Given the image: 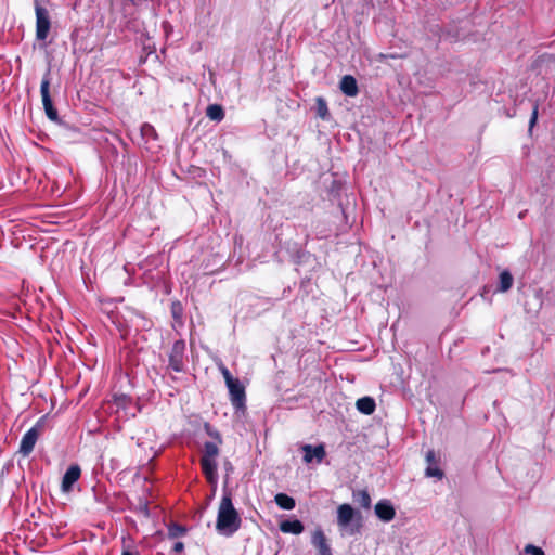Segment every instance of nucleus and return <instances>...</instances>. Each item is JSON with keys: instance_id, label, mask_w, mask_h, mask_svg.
<instances>
[{"instance_id": "f257e3e1", "label": "nucleus", "mask_w": 555, "mask_h": 555, "mask_svg": "<svg viewBox=\"0 0 555 555\" xmlns=\"http://www.w3.org/2000/svg\"><path fill=\"white\" fill-rule=\"evenodd\" d=\"M242 524V519L233 506L230 493H224L218 509L216 529L225 535H232L236 532Z\"/></svg>"}, {"instance_id": "f03ea898", "label": "nucleus", "mask_w": 555, "mask_h": 555, "mask_svg": "<svg viewBox=\"0 0 555 555\" xmlns=\"http://www.w3.org/2000/svg\"><path fill=\"white\" fill-rule=\"evenodd\" d=\"M35 14H36V39L44 41L51 30V17L47 8L41 5L38 0H35Z\"/></svg>"}, {"instance_id": "7ed1b4c3", "label": "nucleus", "mask_w": 555, "mask_h": 555, "mask_svg": "<svg viewBox=\"0 0 555 555\" xmlns=\"http://www.w3.org/2000/svg\"><path fill=\"white\" fill-rule=\"evenodd\" d=\"M40 94L47 117L52 121H56L59 119V113L54 107L50 95V69H48L42 77Z\"/></svg>"}, {"instance_id": "20e7f679", "label": "nucleus", "mask_w": 555, "mask_h": 555, "mask_svg": "<svg viewBox=\"0 0 555 555\" xmlns=\"http://www.w3.org/2000/svg\"><path fill=\"white\" fill-rule=\"evenodd\" d=\"M185 341L183 339L176 340L172 344L168 354V367L175 372H182L184 369Z\"/></svg>"}, {"instance_id": "39448f33", "label": "nucleus", "mask_w": 555, "mask_h": 555, "mask_svg": "<svg viewBox=\"0 0 555 555\" xmlns=\"http://www.w3.org/2000/svg\"><path fill=\"white\" fill-rule=\"evenodd\" d=\"M230 395V401L234 409L243 410L246 408V392L244 385L238 378L227 385Z\"/></svg>"}, {"instance_id": "423d86ee", "label": "nucleus", "mask_w": 555, "mask_h": 555, "mask_svg": "<svg viewBox=\"0 0 555 555\" xmlns=\"http://www.w3.org/2000/svg\"><path fill=\"white\" fill-rule=\"evenodd\" d=\"M40 436V428L38 425L31 427L28 429L24 436L22 437V440L20 442V453H22L24 456H28L34 448L35 444Z\"/></svg>"}, {"instance_id": "0eeeda50", "label": "nucleus", "mask_w": 555, "mask_h": 555, "mask_svg": "<svg viewBox=\"0 0 555 555\" xmlns=\"http://www.w3.org/2000/svg\"><path fill=\"white\" fill-rule=\"evenodd\" d=\"M81 476V468L79 465L74 464L70 465L67 470L65 472L63 479H62V491L63 492H69L73 489V486Z\"/></svg>"}, {"instance_id": "6e6552de", "label": "nucleus", "mask_w": 555, "mask_h": 555, "mask_svg": "<svg viewBox=\"0 0 555 555\" xmlns=\"http://www.w3.org/2000/svg\"><path fill=\"white\" fill-rule=\"evenodd\" d=\"M376 516L385 522L391 521L396 517V509L389 500H380L375 504Z\"/></svg>"}, {"instance_id": "1a4fd4ad", "label": "nucleus", "mask_w": 555, "mask_h": 555, "mask_svg": "<svg viewBox=\"0 0 555 555\" xmlns=\"http://www.w3.org/2000/svg\"><path fill=\"white\" fill-rule=\"evenodd\" d=\"M426 462L428 463V466L426 467L425 475L427 477H436L438 479H442L444 476V473L438 466L439 460L437 459L434 450L427 451Z\"/></svg>"}, {"instance_id": "9d476101", "label": "nucleus", "mask_w": 555, "mask_h": 555, "mask_svg": "<svg viewBox=\"0 0 555 555\" xmlns=\"http://www.w3.org/2000/svg\"><path fill=\"white\" fill-rule=\"evenodd\" d=\"M304 451V461L306 463L312 462L313 459L318 461V463L322 462L326 455L325 448L323 444L319 446H311V444H305L302 447Z\"/></svg>"}, {"instance_id": "9b49d317", "label": "nucleus", "mask_w": 555, "mask_h": 555, "mask_svg": "<svg viewBox=\"0 0 555 555\" xmlns=\"http://www.w3.org/2000/svg\"><path fill=\"white\" fill-rule=\"evenodd\" d=\"M199 462H201L202 472H203L206 480L210 485H216L217 479H218V475H217L218 466H217L216 460L201 459Z\"/></svg>"}, {"instance_id": "f8f14e48", "label": "nucleus", "mask_w": 555, "mask_h": 555, "mask_svg": "<svg viewBox=\"0 0 555 555\" xmlns=\"http://www.w3.org/2000/svg\"><path fill=\"white\" fill-rule=\"evenodd\" d=\"M311 542L317 548L318 555H332V550L327 543V539L321 529L313 532Z\"/></svg>"}, {"instance_id": "ddd939ff", "label": "nucleus", "mask_w": 555, "mask_h": 555, "mask_svg": "<svg viewBox=\"0 0 555 555\" xmlns=\"http://www.w3.org/2000/svg\"><path fill=\"white\" fill-rule=\"evenodd\" d=\"M354 509L351 505L345 503L337 508V525L340 528H347L354 517Z\"/></svg>"}, {"instance_id": "4468645a", "label": "nucleus", "mask_w": 555, "mask_h": 555, "mask_svg": "<svg viewBox=\"0 0 555 555\" xmlns=\"http://www.w3.org/2000/svg\"><path fill=\"white\" fill-rule=\"evenodd\" d=\"M339 88H340L341 92L347 96L353 98V96L358 95V93H359L357 80L351 75H345L341 78V80L339 82Z\"/></svg>"}, {"instance_id": "2eb2a0df", "label": "nucleus", "mask_w": 555, "mask_h": 555, "mask_svg": "<svg viewBox=\"0 0 555 555\" xmlns=\"http://www.w3.org/2000/svg\"><path fill=\"white\" fill-rule=\"evenodd\" d=\"M279 528L283 533H292L296 535L302 533L305 530L302 522L298 519L283 520L280 522Z\"/></svg>"}, {"instance_id": "dca6fc26", "label": "nucleus", "mask_w": 555, "mask_h": 555, "mask_svg": "<svg viewBox=\"0 0 555 555\" xmlns=\"http://www.w3.org/2000/svg\"><path fill=\"white\" fill-rule=\"evenodd\" d=\"M356 406L359 412L365 415H371L376 409V403L372 397H362L357 400Z\"/></svg>"}, {"instance_id": "f3484780", "label": "nucleus", "mask_w": 555, "mask_h": 555, "mask_svg": "<svg viewBox=\"0 0 555 555\" xmlns=\"http://www.w3.org/2000/svg\"><path fill=\"white\" fill-rule=\"evenodd\" d=\"M276 505L286 511L294 509L296 506V502L294 498L287 495L286 493H278L274 498Z\"/></svg>"}, {"instance_id": "a211bd4d", "label": "nucleus", "mask_w": 555, "mask_h": 555, "mask_svg": "<svg viewBox=\"0 0 555 555\" xmlns=\"http://www.w3.org/2000/svg\"><path fill=\"white\" fill-rule=\"evenodd\" d=\"M353 501L358 503L361 507L369 509L371 507V495L367 490H357L353 491Z\"/></svg>"}, {"instance_id": "6ab92c4d", "label": "nucleus", "mask_w": 555, "mask_h": 555, "mask_svg": "<svg viewBox=\"0 0 555 555\" xmlns=\"http://www.w3.org/2000/svg\"><path fill=\"white\" fill-rule=\"evenodd\" d=\"M206 116L214 121H221L224 118V109L219 104H210L206 108Z\"/></svg>"}, {"instance_id": "aec40b11", "label": "nucleus", "mask_w": 555, "mask_h": 555, "mask_svg": "<svg viewBox=\"0 0 555 555\" xmlns=\"http://www.w3.org/2000/svg\"><path fill=\"white\" fill-rule=\"evenodd\" d=\"M220 444L221 443L214 442V441H206L204 443L203 455L201 459L216 460V457L219 455V446Z\"/></svg>"}, {"instance_id": "412c9836", "label": "nucleus", "mask_w": 555, "mask_h": 555, "mask_svg": "<svg viewBox=\"0 0 555 555\" xmlns=\"http://www.w3.org/2000/svg\"><path fill=\"white\" fill-rule=\"evenodd\" d=\"M315 109L318 117H320L322 120H327L330 118V111L324 98L318 96L315 99Z\"/></svg>"}, {"instance_id": "4be33fe9", "label": "nucleus", "mask_w": 555, "mask_h": 555, "mask_svg": "<svg viewBox=\"0 0 555 555\" xmlns=\"http://www.w3.org/2000/svg\"><path fill=\"white\" fill-rule=\"evenodd\" d=\"M513 281H514V279L509 271H507V270L502 271L500 273L499 291L502 293L507 292L512 287Z\"/></svg>"}, {"instance_id": "5701e85b", "label": "nucleus", "mask_w": 555, "mask_h": 555, "mask_svg": "<svg viewBox=\"0 0 555 555\" xmlns=\"http://www.w3.org/2000/svg\"><path fill=\"white\" fill-rule=\"evenodd\" d=\"M186 533V528L178 525V524H171L168 526V537L171 539H177Z\"/></svg>"}, {"instance_id": "b1692460", "label": "nucleus", "mask_w": 555, "mask_h": 555, "mask_svg": "<svg viewBox=\"0 0 555 555\" xmlns=\"http://www.w3.org/2000/svg\"><path fill=\"white\" fill-rule=\"evenodd\" d=\"M204 429L206 434L215 440L214 442L222 443L221 435L209 423L204 424Z\"/></svg>"}, {"instance_id": "393cba45", "label": "nucleus", "mask_w": 555, "mask_h": 555, "mask_svg": "<svg viewBox=\"0 0 555 555\" xmlns=\"http://www.w3.org/2000/svg\"><path fill=\"white\" fill-rule=\"evenodd\" d=\"M170 310H171L172 318L177 321H180L182 318V313H183L182 305L179 301H175L171 304Z\"/></svg>"}, {"instance_id": "a878e982", "label": "nucleus", "mask_w": 555, "mask_h": 555, "mask_svg": "<svg viewBox=\"0 0 555 555\" xmlns=\"http://www.w3.org/2000/svg\"><path fill=\"white\" fill-rule=\"evenodd\" d=\"M219 370L224 378L225 385L236 379L223 364L219 365Z\"/></svg>"}, {"instance_id": "bb28decb", "label": "nucleus", "mask_w": 555, "mask_h": 555, "mask_svg": "<svg viewBox=\"0 0 555 555\" xmlns=\"http://www.w3.org/2000/svg\"><path fill=\"white\" fill-rule=\"evenodd\" d=\"M525 553L526 554H531V555H544V552L542 548L538 547V546H534L532 544H528L525 546L524 548Z\"/></svg>"}, {"instance_id": "cd10ccee", "label": "nucleus", "mask_w": 555, "mask_h": 555, "mask_svg": "<svg viewBox=\"0 0 555 555\" xmlns=\"http://www.w3.org/2000/svg\"><path fill=\"white\" fill-rule=\"evenodd\" d=\"M130 398L126 395L115 396L114 401L118 406L126 408L130 402Z\"/></svg>"}, {"instance_id": "c85d7f7f", "label": "nucleus", "mask_w": 555, "mask_h": 555, "mask_svg": "<svg viewBox=\"0 0 555 555\" xmlns=\"http://www.w3.org/2000/svg\"><path fill=\"white\" fill-rule=\"evenodd\" d=\"M537 119H538V105H535L533 107V111H532V114H531V117H530V121H529L530 128H532L535 125Z\"/></svg>"}, {"instance_id": "c756f323", "label": "nucleus", "mask_w": 555, "mask_h": 555, "mask_svg": "<svg viewBox=\"0 0 555 555\" xmlns=\"http://www.w3.org/2000/svg\"><path fill=\"white\" fill-rule=\"evenodd\" d=\"M183 550H184V544H183V542H180V541L176 542L172 546V552H175V553H181Z\"/></svg>"}, {"instance_id": "7c9ffc66", "label": "nucleus", "mask_w": 555, "mask_h": 555, "mask_svg": "<svg viewBox=\"0 0 555 555\" xmlns=\"http://www.w3.org/2000/svg\"><path fill=\"white\" fill-rule=\"evenodd\" d=\"M397 59L398 56L396 54H384V53H379L378 56H377V60L382 61V60H385V59Z\"/></svg>"}, {"instance_id": "2f4dec72", "label": "nucleus", "mask_w": 555, "mask_h": 555, "mask_svg": "<svg viewBox=\"0 0 555 555\" xmlns=\"http://www.w3.org/2000/svg\"><path fill=\"white\" fill-rule=\"evenodd\" d=\"M121 555H140V554L138 552L137 553H132V552H130L128 550H124Z\"/></svg>"}]
</instances>
